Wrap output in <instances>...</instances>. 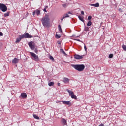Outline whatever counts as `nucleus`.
<instances>
[{
    "mask_svg": "<svg viewBox=\"0 0 126 126\" xmlns=\"http://www.w3.org/2000/svg\"><path fill=\"white\" fill-rule=\"evenodd\" d=\"M41 22L42 25H43L44 27L49 26V24H50V18L49 17V15L46 14L45 16L42 18Z\"/></svg>",
    "mask_w": 126,
    "mask_h": 126,
    "instance_id": "obj_1",
    "label": "nucleus"
},
{
    "mask_svg": "<svg viewBox=\"0 0 126 126\" xmlns=\"http://www.w3.org/2000/svg\"><path fill=\"white\" fill-rule=\"evenodd\" d=\"M33 38V36L31 35L28 33H25L23 35H19V38H17L16 40V43H19L21 41L22 39H27Z\"/></svg>",
    "mask_w": 126,
    "mask_h": 126,
    "instance_id": "obj_2",
    "label": "nucleus"
},
{
    "mask_svg": "<svg viewBox=\"0 0 126 126\" xmlns=\"http://www.w3.org/2000/svg\"><path fill=\"white\" fill-rule=\"evenodd\" d=\"M71 66H72L74 69L79 72L83 71L84 68H85V66L83 64L72 65Z\"/></svg>",
    "mask_w": 126,
    "mask_h": 126,
    "instance_id": "obj_3",
    "label": "nucleus"
},
{
    "mask_svg": "<svg viewBox=\"0 0 126 126\" xmlns=\"http://www.w3.org/2000/svg\"><path fill=\"white\" fill-rule=\"evenodd\" d=\"M0 9L3 12H5V11H7V7L4 4L0 3Z\"/></svg>",
    "mask_w": 126,
    "mask_h": 126,
    "instance_id": "obj_4",
    "label": "nucleus"
},
{
    "mask_svg": "<svg viewBox=\"0 0 126 126\" xmlns=\"http://www.w3.org/2000/svg\"><path fill=\"white\" fill-rule=\"evenodd\" d=\"M67 91L69 93V95L71 96V98H72V99H75V100H76V99H77V97L74 94V93H73V92L71 91L70 90H69L68 89H67Z\"/></svg>",
    "mask_w": 126,
    "mask_h": 126,
    "instance_id": "obj_5",
    "label": "nucleus"
},
{
    "mask_svg": "<svg viewBox=\"0 0 126 126\" xmlns=\"http://www.w3.org/2000/svg\"><path fill=\"white\" fill-rule=\"evenodd\" d=\"M30 55L33 58V60L34 61H36V62H38L39 61V57H38V55H36V54L33 53V52H30Z\"/></svg>",
    "mask_w": 126,
    "mask_h": 126,
    "instance_id": "obj_6",
    "label": "nucleus"
},
{
    "mask_svg": "<svg viewBox=\"0 0 126 126\" xmlns=\"http://www.w3.org/2000/svg\"><path fill=\"white\" fill-rule=\"evenodd\" d=\"M28 45L31 50L35 49V45H33V41H31L28 43Z\"/></svg>",
    "mask_w": 126,
    "mask_h": 126,
    "instance_id": "obj_7",
    "label": "nucleus"
},
{
    "mask_svg": "<svg viewBox=\"0 0 126 126\" xmlns=\"http://www.w3.org/2000/svg\"><path fill=\"white\" fill-rule=\"evenodd\" d=\"M74 58V59H76V60H82V59H83V57L82 56H80L78 54H75Z\"/></svg>",
    "mask_w": 126,
    "mask_h": 126,
    "instance_id": "obj_8",
    "label": "nucleus"
},
{
    "mask_svg": "<svg viewBox=\"0 0 126 126\" xmlns=\"http://www.w3.org/2000/svg\"><path fill=\"white\" fill-rule=\"evenodd\" d=\"M32 14L33 16H35V14H36V15L39 16L40 15V14H41V10L37 9L33 12Z\"/></svg>",
    "mask_w": 126,
    "mask_h": 126,
    "instance_id": "obj_9",
    "label": "nucleus"
},
{
    "mask_svg": "<svg viewBox=\"0 0 126 126\" xmlns=\"http://www.w3.org/2000/svg\"><path fill=\"white\" fill-rule=\"evenodd\" d=\"M18 62H19V59L16 58H14V59H13V60L12 61V63H14L15 64H16V63H18Z\"/></svg>",
    "mask_w": 126,
    "mask_h": 126,
    "instance_id": "obj_10",
    "label": "nucleus"
},
{
    "mask_svg": "<svg viewBox=\"0 0 126 126\" xmlns=\"http://www.w3.org/2000/svg\"><path fill=\"white\" fill-rule=\"evenodd\" d=\"M61 122L62 123H63V126H67V121L66 120H65V119L64 118H62L61 119Z\"/></svg>",
    "mask_w": 126,
    "mask_h": 126,
    "instance_id": "obj_11",
    "label": "nucleus"
},
{
    "mask_svg": "<svg viewBox=\"0 0 126 126\" xmlns=\"http://www.w3.org/2000/svg\"><path fill=\"white\" fill-rule=\"evenodd\" d=\"M21 97L23 99H25V98H27V94L26 93H22L21 94Z\"/></svg>",
    "mask_w": 126,
    "mask_h": 126,
    "instance_id": "obj_12",
    "label": "nucleus"
},
{
    "mask_svg": "<svg viewBox=\"0 0 126 126\" xmlns=\"http://www.w3.org/2000/svg\"><path fill=\"white\" fill-rule=\"evenodd\" d=\"M69 79L68 78L64 77L63 80V82H64V83H67L68 82H69Z\"/></svg>",
    "mask_w": 126,
    "mask_h": 126,
    "instance_id": "obj_13",
    "label": "nucleus"
},
{
    "mask_svg": "<svg viewBox=\"0 0 126 126\" xmlns=\"http://www.w3.org/2000/svg\"><path fill=\"white\" fill-rule=\"evenodd\" d=\"M61 102L62 103H63L64 105H70V106H71V103H70V101H62Z\"/></svg>",
    "mask_w": 126,
    "mask_h": 126,
    "instance_id": "obj_14",
    "label": "nucleus"
},
{
    "mask_svg": "<svg viewBox=\"0 0 126 126\" xmlns=\"http://www.w3.org/2000/svg\"><path fill=\"white\" fill-rule=\"evenodd\" d=\"M91 6H94L95 7H99L100 6V4L99 3H96V4H91Z\"/></svg>",
    "mask_w": 126,
    "mask_h": 126,
    "instance_id": "obj_15",
    "label": "nucleus"
},
{
    "mask_svg": "<svg viewBox=\"0 0 126 126\" xmlns=\"http://www.w3.org/2000/svg\"><path fill=\"white\" fill-rule=\"evenodd\" d=\"M78 18L81 21H82L84 23V19H83L84 18L83 17H81V16H78Z\"/></svg>",
    "mask_w": 126,
    "mask_h": 126,
    "instance_id": "obj_16",
    "label": "nucleus"
},
{
    "mask_svg": "<svg viewBox=\"0 0 126 126\" xmlns=\"http://www.w3.org/2000/svg\"><path fill=\"white\" fill-rule=\"evenodd\" d=\"M54 84H55V83H54V82H51L48 83L49 86H54Z\"/></svg>",
    "mask_w": 126,
    "mask_h": 126,
    "instance_id": "obj_17",
    "label": "nucleus"
},
{
    "mask_svg": "<svg viewBox=\"0 0 126 126\" xmlns=\"http://www.w3.org/2000/svg\"><path fill=\"white\" fill-rule=\"evenodd\" d=\"M33 117L34 119H36V120H40V117H39L37 115L33 114Z\"/></svg>",
    "mask_w": 126,
    "mask_h": 126,
    "instance_id": "obj_18",
    "label": "nucleus"
},
{
    "mask_svg": "<svg viewBox=\"0 0 126 126\" xmlns=\"http://www.w3.org/2000/svg\"><path fill=\"white\" fill-rule=\"evenodd\" d=\"M59 31L61 32V33H63V30H62V27L60 25H58Z\"/></svg>",
    "mask_w": 126,
    "mask_h": 126,
    "instance_id": "obj_19",
    "label": "nucleus"
},
{
    "mask_svg": "<svg viewBox=\"0 0 126 126\" xmlns=\"http://www.w3.org/2000/svg\"><path fill=\"white\" fill-rule=\"evenodd\" d=\"M9 13H10V12H7V13L4 14V17H6L7 16H9Z\"/></svg>",
    "mask_w": 126,
    "mask_h": 126,
    "instance_id": "obj_20",
    "label": "nucleus"
},
{
    "mask_svg": "<svg viewBox=\"0 0 126 126\" xmlns=\"http://www.w3.org/2000/svg\"><path fill=\"white\" fill-rule=\"evenodd\" d=\"M60 52H61V53H62V54H64V55H66V54L65 53V52H64V51L63 49H60Z\"/></svg>",
    "mask_w": 126,
    "mask_h": 126,
    "instance_id": "obj_21",
    "label": "nucleus"
},
{
    "mask_svg": "<svg viewBox=\"0 0 126 126\" xmlns=\"http://www.w3.org/2000/svg\"><path fill=\"white\" fill-rule=\"evenodd\" d=\"M92 24V23L91 22V21H89L88 23L87 24V25L88 26H91V25Z\"/></svg>",
    "mask_w": 126,
    "mask_h": 126,
    "instance_id": "obj_22",
    "label": "nucleus"
},
{
    "mask_svg": "<svg viewBox=\"0 0 126 126\" xmlns=\"http://www.w3.org/2000/svg\"><path fill=\"white\" fill-rule=\"evenodd\" d=\"M122 49H123L124 51H125L126 52V46L125 45H122Z\"/></svg>",
    "mask_w": 126,
    "mask_h": 126,
    "instance_id": "obj_23",
    "label": "nucleus"
},
{
    "mask_svg": "<svg viewBox=\"0 0 126 126\" xmlns=\"http://www.w3.org/2000/svg\"><path fill=\"white\" fill-rule=\"evenodd\" d=\"M49 59H50V60H51V61H52V62H54V61H55L54 57H53V56H50L49 57Z\"/></svg>",
    "mask_w": 126,
    "mask_h": 126,
    "instance_id": "obj_24",
    "label": "nucleus"
},
{
    "mask_svg": "<svg viewBox=\"0 0 126 126\" xmlns=\"http://www.w3.org/2000/svg\"><path fill=\"white\" fill-rule=\"evenodd\" d=\"M114 57V54H110L109 55V59H112Z\"/></svg>",
    "mask_w": 126,
    "mask_h": 126,
    "instance_id": "obj_25",
    "label": "nucleus"
},
{
    "mask_svg": "<svg viewBox=\"0 0 126 126\" xmlns=\"http://www.w3.org/2000/svg\"><path fill=\"white\" fill-rule=\"evenodd\" d=\"M85 31H89V28L88 27H85Z\"/></svg>",
    "mask_w": 126,
    "mask_h": 126,
    "instance_id": "obj_26",
    "label": "nucleus"
},
{
    "mask_svg": "<svg viewBox=\"0 0 126 126\" xmlns=\"http://www.w3.org/2000/svg\"><path fill=\"white\" fill-rule=\"evenodd\" d=\"M56 38L57 39H60L61 38V36L58 35V34H56Z\"/></svg>",
    "mask_w": 126,
    "mask_h": 126,
    "instance_id": "obj_27",
    "label": "nucleus"
},
{
    "mask_svg": "<svg viewBox=\"0 0 126 126\" xmlns=\"http://www.w3.org/2000/svg\"><path fill=\"white\" fill-rule=\"evenodd\" d=\"M64 17L65 18H66V17H69V15H68V14L67 13V14H65Z\"/></svg>",
    "mask_w": 126,
    "mask_h": 126,
    "instance_id": "obj_28",
    "label": "nucleus"
},
{
    "mask_svg": "<svg viewBox=\"0 0 126 126\" xmlns=\"http://www.w3.org/2000/svg\"><path fill=\"white\" fill-rule=\"evenodd\" d=\"M91 18H92V17L91 16H89L88 17V20H91Z\"/></svg>",
    "mask_w": 126,
    "mask_h": 126,
    "instance_id": "obj_29",
    "label": "nucleus"
},
{
    "mask_svg": "<svg viewBox=\"0 0 126 126\" xmlns=\"http://www.w3.org/2000/svg\"><path fill=\"white\" fill-rule=\"evenodd\" d=\"M118 10H119V11H120V12H123V10L121 8H119L118 9Z\"/></svg>",
    "mask_w": 126,
    "mask_h": 126,
    "instance_id": "obj_30",
    "label": "nucleus"
},
{
    "mask_svg": "<svg viewBox=\"0 0 126 126\" xmlns=\"http://www.w3.org/2000/svg\"><path fill=\"white\" fill-rule=\"evenodd\" d=\"M84 49L85 52H87V48H86V46L85 45H84Z\"/></svg>",
    "mask_w": 126,
    "mask_h": 126,
    "instance_id": "obj_31",
    "label": "nucleus"
},
{
    "mask_svg": "<svg viewBox=\"0 0 126 126\" xmlns=\"http://www.w3.org/2000/svg\"><path fill=\"white\" fill-rule=\"evenodd\" d=\"M62 6H63V7H66V4H62Z\"/></svg>",
    "mask_w": 126,
    "mask_h": 126,
    "instance_id": "obj_32",
    "label": "nucleus"
},
{
    "mask_svg": "<svg viewBox=\"0 0 126 126\" xmlns=\"http://www.w3.org/2000/svg\"><path fill=\"white\" fill-rule=\"evenodd\" d=\"M81 14H82V15H84V11H81Z\"/></svg>",
    "mask_w": 126,
    "mask_h": 126,
    "instance_id": "obj_33",
    "label": "nucleus"
},
{
    "mask_svg": "<svg viewBox=\"0 0 126 126\" xmlns=\"http://www.w3.org/2000/svg\"><path fill=\"white\" fill-rule=\"evenodd\" d=\"M64 18H65L64 16H63L62 18H61V21H63V19H64Z\"/></svg>",
    "mask_w": 126,
    "mask_h": 126,
    "instance_id": "obj_34",
    "label": "nucleus"
},
{
    "mask_svg": "<svg viewBox=\"0 0 126 126\" xmlns=\"http://www.w3.org/2000/svg\"><path fill=\"white\" fill-rule=\"evenodd\" d=\"M0 36H3V33H2L1 32H0Z\"/></svg>",
    "mask_w": 126,
    "mask_h": 126,
    "instance_id": "obj_35",
    "label": "nucleus"
},
{
    "mask_svg": "<svg viewBox=\"0 0 126 126\" xmlns=\"http://www.w3.org/2000/svg\"><path fill=\"white\" fill-rule=\"evenodd\" d=\"M99 126H104V124H101L99 125Z\"/></svg>",
    "mask_w": 126,
    "mask_h": 126,
    "instance_id": "obj_36",
    "label": "nucleus"
},
{
    "mask_svg": "<svg viewBox=\"0 0 126 126\" xmlns=\"http://www.w3.org/2000/svg\"><path fill=\"white\" fill-rule=\"evenodd\" d=\"M60 85H61V83H58V86H60Z\"/></svg>",
    "mask_w": 126,
    "mask_h": 126,
    "instance_id": "obj_37",
    "label": "nucleus"
},
{
    "mask_svg": "<svg viewBox=\"0 0 126 126\" xmlns=\"http://www.w3.org/2000/svg\"><path fill=\"white\" fill-rule=\"evenodd\" d=\"M44 11H45V12H47V11L46 10V8H45V9H44Z\"/></svg>",
    "mask_w": 126,
    "mask_h": 126,
    "instance_id": "obj_38",
    "label": "nucleus"
},
{
    "mask_svg": "<svg viewBox=\"0 0 126 126\" xmlns=\"http://www.w3.org/2000/svg\"><path fill=\"white\" fill-rule=\"evenodd\" d=\"M68 14H71V12H68Z\"/></svg>",
    "mask_w": 126,
    "mask_h": 126,
    "instance_id": "obj_39",
    "label": "nucleus"
},
{
    "mask_svg": "<svg viewBox=\"0 0 126 126\" xmlns=\"http://www.w3.org/2000/svg\"><path fill=\"white\" fill-rule=\"evenodd\" d=\"M77 41H79V42L80 41L79 39H78Z\"/></svg>",
    "mask_w": 126,
    "mask_h": 126,
    "instance_id": "obj_40",
    "label": "nucleus"
},
{
    "mask_svg": "<svg viewBox=\"0 0 126 126\" xmlns=\"http://www.w3.org/2000/svg\"><path fill=\"white\" fill-rule=\"evenodd\" d=\"M60 102H61V101H59V102H58V103H60Z\"/></svg>",
    "mask_w": 126,
    "mask_h": 126,
    "instance_id": "obj_41",
    "label": "nucleus"
}]
</instances>
